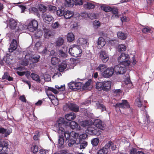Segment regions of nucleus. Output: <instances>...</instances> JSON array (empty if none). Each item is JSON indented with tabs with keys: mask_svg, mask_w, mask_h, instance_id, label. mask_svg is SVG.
Here are the masks:
<instances>
[{
	"mask_svg": "<svg viewBox=\"0 0 154 154\" xmlns=\"http://www.w3.org/2000/svg\"><path fill=\"white\" fill-rule=\"evenodd\" d=\"M93 25L94 28L96 29L100 26V24L99 21L95 20L93 22Z\"/></svg>",
	"mask_w": 154,
	"mask_h": 154,
	"instance_id": "obj_54",
	"label": "nucleus"
},
{
	"mask_svg": "<svg viewBox=\"0 0 154 154\" xmlns=\"http://www.w3.org/2000/svg\"><path fill=\"white\" fill-rule=\"evenodd\" d=\"M29 56L26 55L25 59L22 60L21 62V64L23 66H26L28 65L29 64V61L28 60V58Z\"/></svg>",
	"mask_w": 154,
	"mask_h": 154,
	"instance_id": "obj_36",
	"label": "nucleus"
},
{
	"mask_svg": "<svg viewBox=\"0 0 154 154\" xmlns=\"http://www.w3.org/2000/svg\"><path fill=\"white\" fill-rule=\"evenodd\" d=\"M106 43L103 37H99L97 42L98 47L99 48H102L105 45Z\"/></svg>",
	"mask_w": 154,
	"mask_h": 154,
	"instance_id": "obj_20",
	"label": "nucleus"
},
{
	"mask_svg": "<svg viewBox=\"0 0 154 154\" xmlns=\"http://www.w3.org/2000/svg\"><path fill=\"white\" fill-rule=\"evenodd\" d=\"M76 115L73 112H71L67 114L65 116L66 119L69 121L74 119Z\"/></svg>",
	"mask_w": 154,
	"mask_h": 154,
	"instance_id": "obj_25",
	"label": "nucleus"
},
{
	"mask_svg": "<svg viewBox=\"0 0 154 154\" xmlns=\"http://www.w3.org/2000/svg\"><path fill=\"white\" fill-rule=\"evenodd\" d=\"M109 145V144H106L104 147L98 150L97 154H107L108 152Z\"/></svg>",
	"mask_w": 154,
	"mask_h": 154,
	"instance_id": "obj_13",
	"label": "nucleus"
},
{
	"mask_svg": "<svg viewBox=\"0 0 154 154\" xmlns=\"http://www.w3.org/2000/svg\"><path fill=\"white\" fill-rule=\"evenodd\" d=\"M67 40L69 42H72L74 39V36L72 33H69L67 37Z\"/></svg>",
	"mask_w": 154,
	"mask_h": 154,
	"instance_id": "obj_44",
	"label": "nucleus"
},
{
	"mask_svg": "<svg viewBox=\"0 0 154 154\" xmlns=\"http://www.w3.org/2000/svg\"><path fill=\"white\" fill-rule=\"evenodd\" d=\"M96 106L97 109H101L102 111H104L106 110L105 106L102 104L99 103H96Z\"/></svg>",
	"mask_w": 154,
	"mask_h": 154,
	"instance_id": "obj_38",
	"label": "nucleus"
},
{
	"mask_svg": "<svg viewBox=\"0 0 154 154\" xmlns=\"http://www.w3.org/2000/svg\"><path fill=\"white\" fill-rule=\"evenodd\" d=\"M51 26L54 29H56L61 27V25L58 22H56L52 23Z\"/></svg>",
	"mask_w": 154,
	"mask_h": 154,
	"instance_id": "obj_52",
	"label": "nucleus"
},
{
	"mask_svg": "<svg viewBox=\"0 0 154 154\" xmlns=\"http://www.w3.org/2000/svg\"><path fill=\"white\" fill-rule=\"evenodd\" d=\"M64 41V39L63 38L59 37L55 40V43L56 46L60 47L63 44Z\"/></svg>",
	"mask_w": 154,
	"mask_h": 154,
	"instance_id": "obj_24",
	"label": "nucleus"
},
{
	"mask_svg": "<svg viewBox=\"0 0 154 154\" xmlns=\"http://www.w3.org/2000/svg\"><path fill=\"white\" fill-rule=\"evenodd\" d=\"M117 35L119 38L122 39H125L127 37V34L122 32H118Z\"/></svg>",
	"mask_w": 154,
	"mask_h": 154,
	"instance_id": "obj_28",
	"label": "nucleus"
},
{
	"mask_svg": "<svg viewBox=\"0 0 154 154\" xmlns=\"http://www.w3.org/2000/svg\"><path fill=\"white\" fill-rule=\"evenodd\" d=\"M86 132L90 135L98 136L101 134V131L100 130L95 127L92 124L90 125L89 127H88Z\"/></svg>",
	"mask_w": 154,
	"mask_h": 154,
	"instance_id": "obj_5",
	"label": "nucleus"
},
{
	"mask_svg": "<svg viewBox=\"0 0 154 154\" xmlns=\"http://www.w3.org/2000/svg\"><path fill=\"white\" fill-rule=\"evenodd\" d=\"M76 145L75 146V147L82 149L85 148L87 146L88 143L86 141H84L82 143H81V141H79V140H78L77 142L76 143Z\"/></svg>",
	"mask_w": 154,
	"mask_h": 154,
	"instance_id": "obj_21",
	"label": "nucleus"
},
{
	"mask_svg": "<svg viewBox=\"0 0 154 154\" xmlns=\"http://www.w3.org/2000/svg\"><path fill=\"white\" fill-rule=\"evenodd\" d=\"M80 125L84 127H88L90 125L89 122L86 120L81 122L80 123Z\"/></svg>",
	"mask_w": 154,
	"mask_h": 154,
	"instance_id": "obj_40",
	"label": "nucleus"
},
{
	"mask_svg": "<svg viewBox=\"0 0 154 154\" xmlns=\"http://www.w3.org/2000/svg\"><path fill=\"white\" fill-rule=\"evenodd\" d=\"M100 8L101 9L106 12H108L111 11L112 8L108 6L105 5H103L101 6Z\"/></svg>",
	"mask_w": 154,
	"mask_h": 154,
	"instance_id": "obj_33",
	"label": "nucleus"
},
{
	"mask_svg": "<svg viewBox=\"0 0 154 154\" xmlns=\"http://www.w3.org/2000/svg\"><path fill=\"white\" fill-rule=\"evenodd\" d=\"M127 113L125 114L126 115H131L132 114L133 110L131 108H130V106L128 108H126Z\"/></svg>",
	"mask_w": 154,
	"mask_h": 154,
	"instance_id": "obj_56",
	"label": "nucleus"
},
{
	"mask_svg": "<svg viewBox=\"0 0 154 154\" xmlns=\"http://www.w3.org/2000/svg\"><path fill=\"white\" fill-rule=\"evenodd\" d=\"M42 17L43 20L48 22L51 21L53 19V17L51 15L46 13L43 14Z\"/></svg>",
	"mask_w": 154,
	"mask_h": 154,
	"instance_id": "obj_26",
	"label": "nucleus"
},
{
	"mask_svg": "<svg viewBox=\"0 0 154 154\" xmlns=\"http://www.w3.org/2000/svg\"><path fill=\"white\" fill-rule=\"evenodd\" d=\"M31 149L33 153H36L38 151V147L35 145H32L31 147Z\"/></svg>",
	"mask_w": 154,
	"mask_h": 154,
	"instance_id": "obj_50",
	"label": "nucleus"
},
{
	"mask_svg": "<svg viewBox=\"0 0 154 154\" xmlns=\"http://www.w3.org/2000/svg\"><path fill=\"white\" fill-rule=\"evenodd\" d=\"M99 142V140L97 138H94L92 139L91 140V144L94 146H97L98 145Z\"/></svg>",
	"mask_w": 154,
	"mask_h": 154,
	"instance_id": "obj_48",
	"label": "nucleus"
},
{
	"mask_svg": "<svg viewBox=\"0 0 154 154\" xmlns=\"http://www.w3.org/2000/svg\"><path fill=\"white\" fill-rule=\"evenodd\" d=\"M40 57L39 55H38L34 57H29V60L33 63H36L39 61Z\"/></svg>",
	"mask_w": 154,
	"mask_h": 154,
	"instance_id": "obj_29",
	"label": "nucleus"
},
{
	"mask_svg": "<svg viewBox=\"0 0 154 154\" xmlns=\"http://www.w3.org/2000/svg\"><path fill=\"white\" fill-rule=\"evenodd\" d=\"M55 88L57 89H55L52 87H48L46 91V94L49 98L51 100L54 99L55 97L54 95L52 94L51 92H52L54 94H57L59 91H63L65 90V85H56Z\"/></svg>",
	"mask_w": 154,
	"mask_h": 154,
	"instance_id": "obj_1",
	"label": "nucleus"
},
{
	"mask_svg": "<svg viewBox=\"0 0 154 154\" xmlns=\"http://www.w3.org/2000/svg\"><path fill=\"white\" fill-rule=\"evenodd\" d=\"M78 45L82 46H85L87 45L86 40L82 38H79L77 41Z\"/></svg>",
	"mask_w": 154,
	"mask_h": 154,
	"instance_id": "obj_23",
	"label": "nucleus"
},
{
	"mask_svg": "<svg viewBox=\"0 0 154 154\" xmlns=\"http://www.w3.org/2000/svg\"><path fill=\"white\" fill-rule=\"evenodd\" d=\"M31 77L32 79L37 82H40L41 80L39 76L37 74L32 73L31 74Z\"/></svg>",
	"mask_w": 154,
	"mask_h": 154,
	"instance_id": "obj_31",
	"label": "nucleus"
},
{
	"mask_svg": "<svg viewBox=\"0 0 154 154\" xmlns=\"http://www.w3.org/2000/svg\"><path fill=\"white\" fill-rule=\"evenodd\" d=\"M67 64L64 62H62L59 66L58 70L60 72L63 71L66 68Z\"/></svg>",
	"mask_w": 154,
	"mask_h": 154,
	"instance_id": "obj_32",
	"label": "nucleus"
},
{
	"mask_svg": "<svg viewBox=\"0 0 154 154\" xmlns=\"http://www.w3.org/2000/svg\"><path fill=\"white\" fill-rule=\"evenodd\" d=\"M100 57L104 63L106 62L109 59L108 54L105 51L103 50H101L100 52Z\"/></svg>",
	"mask_w": 154,
	"mask_h": 154,
	"instance_id": "obj_12",
	"label": "nucleus"
},
{
	"mask_svg": "<svg viewBox=\"0 0 154 154\" xmlns=\"http://www.w3.org/2000/svg\"><path fill=\"white\" fill-rule=\"evenodd\" d=\"M65 12L64 8L58 9L56 12L57 15L59 16L64 15Z\"/></svg>",
	"mask_w": 154,
	"mask_h": 154,
	"instance_id": "obj_45",
	"label": "nucleus"
},
{
	"mask_svg": "<svg viewBox=\"0 0 154 154\" xmlns=\"http://www.w3.org/2000/svg\"><path fill=\"white\" fill-rule=\"evenodd\" d=\"M52 34L51 32L50 31L45 32L44 34V37L45 38H49L51 36Z\"/></svg>",
	"mask_w": 154,
	"mask_h": 154,
	"instance_id": "obj_57",
	"label": "nucleus"
},
{
	"mask_svg": "<svg viewBox=\"0 0 154 154\" xmlns=\"http://www.w3.org/2000/svg\"><path fill=\"white\" fill-rule=\"evenodd\" d=\"M96 88L99 91L103 90V82H97L96 84Z\"/></svg>",
	"mask_w": 154,
	"mask_h": 154,
	"instance_id": "obj_41",
	"label": "nucleus"
},
{
	"mask_svg": "<svg viewBox=\"0 0 154 154\" xmlns=\"http://www.w3.org/2000/svg\"><path fill=\"white\" fill-rule=\"evenodd\" d=\"M70 139L72 138L73 140H75L76 141L78 140L79 134L77 133H76L74 131H72L70 133Z\"/></svg>",
	"mask_w": 154,
	"mask_h": 154,
	"instance_id": "obj_34",
	"label": "nucleus"
},
{
	"mask_svg": "<svg viewBox=\"0 0 154 154\" xmlns=\"http://www.w3.org/2000/svg\"><path fill=\"white\" fill-rule=\"evenodd\" d=\"M60 134H61L63 135V134H64L65 137L66 139V142L68 140H69L70 139V133L68 131H66L65 132L64 131L63 133H60Z\"/></svg>",
	"mask_w": 154,
	"mask_h": 154,
	"instance_id": "obj_39",
	"label": "nucleus"
},
{
	"mask_svg": "<svg viewBox=\"0 0 154 154\" xmlns=\"http://www.w3.org/2000/svg\"><path fill=\"white\" fill-rule=\"evenodd\" d=\"M69 125V127L72 129H76L78 130H80L81 129L80 126L75 122L72 121L69 123H67V125Z\"/></svg>",
	"mask_w": 154,
	"mask_h": 154,
	"instance_id": "obj_14",
	"label": "nucleus"
},
{
	"mask_svg": "<svg viewBox=\"0 0 154 154\" xmlns=\"http://www.w3.org/2000/svg\"><path fill=\"white\" fill-rule=\"evenodd\" d=\"M116 107L128 108L130 106L129 103L126 100H122V102L117 103L115 105Z\"/></svg>",
	"mask_w": 154,
	"mask_h": 154,
	"instance_id": "obj_11",
	"label": "nucleus"
},
{
	"mask_svg": "<svg viewBox=\"0 0 154 154\" xmlns=\"http://www.w3.org/2000/svg\"><path fill=\"white\" fill-rule=\"evenodd\" d=\"M64 140L63 135H60L59 137L58 146L60 148H62L64 147Z\"/></svg>",
	"mask_w": 154,
	"mask_h": 154,
	"instance_id": "obj_22",
	"label": "nucleus"
},
{
	"mask_svg": "<svg viewBox=\"0 0 154 154\" xmlns=\"http://www.w3.org/2000/svg\"><path fill=\"white\" fill-rule=\"evenodd\" d=\"M88 17L91 19H93L96 17V15L94 13L89 14L87 15Z\"/></svg>",
	"mask_w": 154,
	"mask_h": 154,
	"instance_id": "obj_59",
	"label": "nucleus"
},
{
	"mask_svg": "<svg viewBox=\"0 0 154 154\" xmlns=\"http://www.w3.org/2000/svg\"><path fill=\"white\" fill-rule=\"evenodd\" d=\"M96 128L102 130L104 129L105 125L102 121L99 119H96L94 121L93 124Z\"/></svg>",
	"mask_w": 154,
	"mask_h": 154,
	"instance_id": "obj_9",
	"label": "nucleus"
},
{
	"mask_svg": "<svg viewBox=\"0 0 154 154\" xmlns=\"http://www.w3.org/2000/svg\"><path fill=\"white\" fill-rule=\"evenodd\" d=\"M136 103L138 107H140L142 106V102L139 97L137 98L136 99Z\"/></svg>",
	"mask_w": 154,
	"mask_h": 154,
	"instance_id": "obj_55",
	"label": "nucleus"
},
{
	"mask_svg": "<svg viewBox=\"0 0 154 154\" xmlns=\"http://www.w3.org/2000/svg\"><path fill=\"white\" fill-rule=\"evenodd\" d=\"M38 23L37 20L33 19L30 20L27 28L31 32H33L37 29Z\"/></svg>",
	"mask_w": 154,
	"mask_h": 154,
	"instance_id": "obj_6",
	"label": "nucleus"
},
{
	"mask_svg": "<svg viewBox=\"0 0 154 154\" xmlns=\"http://www.w3.org/2000/svg\"><path fill=\"white\" fill-rule=\"evenodd\" d=\"M84 6L85 8L88 9H92L94 7V4L89 2L85 4Z\"/></svg>",
	"mask_w": 154,
	"mask_h": 154,
	"instance_id": "obj_47",
	"label": "nucleus"
},
{
	"mask_svg": "<svg viewBox=\"0 0 154 154\" xmlns=\"http://www.w3.org/2000/svg\"><path fill=\"white\" fill-rule=\"evenodd\" d=\"M126 66H122L120 65H118L114 67V70L116 74H123L126 71Z\"/></svg>",
	"mask_w": 154,
	"mask_h": 154,
	"instance_id": "obj_8",
	"label": "nucleus"
},
{
	"mask_svg": "<svg viewBox=\"0 0 154 154\" xmlns=\"http://www.w3.org/2000/svg\"><path fill=\"white\" fill-rule=\"evenodd\" d=\"M91 80H89L83 86V89L84 90L90 89L92 86L91 85Z\"/></svg>",
	"mask_w": 154,
	"mask_h": 154,
	"instance_id": "obj_27",
	"label": "nucleus"
},
{
	"mask_svg": "<svg viewBox=\"0 0 154 154\" xmlns=\"http://www.w3.org/2000/svg\"><path fill=\"white\" fill-rule=\"evenodd\" d=\"M8 142L3 141L0 144V152L2 151V152L0 153V154H8Z\"/></svg>",
	"mask_w": 154,
	"mask_h": 154,
	"instance_id": "obj_10",
	"label": "nucleus"
},
{
	"mask_svg": "<svg viewBox=\"0 0 154 154\" xmlns=\"http://www.w3.org/2000/svg\"><path fill=\"white\" fill-rule=\"evenodd\" d=\"M35 35V36L37 38H40L42 35V31H38Z\"/></svg>",
	"mask_w": 154,
	"mask_h": 154,
	"instance_id": "obj_62",
	"label": "nucleus"
},
{
	"mask_svg": "<svg viewBox=\"0 0 154 154\" xmlns=\"http://www.w3.org/2000/svg\"><path fill=\"white\" fill-rule=\"evenodd\" d=\"M74 2L75 5H81L83 4L82 0H74Z\"/></svg>",
	"mask_w": 154,
	"mask_h": 154,
	"instance_id": "obj_60",
	"label": "nucleus"
},
{
	"mask_svg": "<svg viewBox=\"0 0 154 154\" xmlns=\"http://www.w3.org/2000/svg\"><path fill=\"white\" fill-rule=\"evenodd\" d=\"M82 52V50L78 45H74L72 48L69 49V52L71 55L78 57Z\"/></svg>",
	"mask_w": 154,
	"mask_h": 154,
	"instance_id": "obj_4",
	"label": "nucleus"
},
{
	"mask_svg": "<svg viewBox=\"0 0 154 154\" xmlns=\"http://www.w3.org/2000/svg\"><path fill=\"white\" fill-rule=\"evenodd\" d=\"M17 24V21L14 19L11 18L9 20L7 25H8L9 27L11 29H14L15 28Z\"/></svg>",
	"mask_w": 154,
	"mask_h": 154,
	"instance_id": "obj_18",
	"label": "nucleus"
},
{
	"mask_svg": "<svg viewBox=\"0 0 154 154\" xmlns=\"http://www.w3.org/2000/svg\"><path fill=\"white\" fill-rule=\"evenodd\" d=\"M57 54L59 57L62 59L66 58L67 56V52L61 50H59L57 51Z\"/></svg>",
	"mask_w": 154,
	"mask_h": 154,
	"instance_id": "obj_17",
	"label": "nucleus"
},
{
	"mask_svg": "<svg viewBox=\"0 0 154 154\" xmlns=\"http://www.w3.org/2000/svg\"><path fill=\"white\" fill-rule=\"evenodd\" d=\"M17 47V43L16 40L13 39L11 43L9 48H8L9 51L12 52L15 50Z\"/></svg>",
	"mask_w": 154,
	"mask_h": 154,
	"instance_id": "obj_19",
	"label": "nucleus"
},
{
	"mask_svg": "<svg viewBox=\"0 0 154 154\" xmlns=\"http://www.w3.org/2000/svg\"><path fill=\"white\" fill-rule=\"evenodd\" d=\"M39 10L42 12H45L46 10V7L43 5H41L39 6Z\"/></svg>",
	"mask_w": 154,
	"mask_h": 154,
	"instance_id": "obj_58",
	"label": "nucleus"
},
{
	"mask_svg": "<svg viewBox=\"0 0 154 154\" xmlns=\"http://www.w3.org/2000/svg\"><path fill=\"white\" fill-rule=\"evenodd\" d=\"M122 21L123 22H128L129 20V18L126 17H123L121 19Z\"/></svg>",
	"mask_w": 154,
	"mask_h": 154,
	"instance_id": "obj_64",
	"label": "nucleus"
},
{
	"mask_svg": "<svg viewBox=\"0 0 154 154\" xmlns=\"http://www.w3.org/2000/svg\"><path fill=\"white\" fill-rule=\"evenodd\" d=\"M68 140V142H69L68 144L69 146H72L73 145H74V146L75 147V146L76 145V143L77 142L78 140L76 141L75 140H73L72 138L70 139L69 140Z\"/></svg>",
	"mask_w": 154,
	"mask_h": 154,
	"instance_id": "obj_42",
	"label": "nucleus"
},
{
	"mask_svg": "<svg viewBox=\"0 0 154 154\" xmlns=\"http://www.w3.org/2000/svg\"><path fill=\"white\" fill-rule=\"evenodd\" d=\"M138 151L135 148H132L130 150V154H138Z\"/></svg>",
	"mask_w": 154,
	"mask_h": 154,
	"instance_id": "obj_61",
	"label": "nucleus"
},
{
	"mask_svg": "<svg viewBox=\"0 0 154 154\" xmlns=\"http://www.w3.org/2000/svg\"><path fill=\"white\" fill-rule=\"evenodd\" d=\"M129 56L128 54L122 53L118 58V61L121 65L128 66L131 63L130 61L129 60Z\"/></svg>",
	"mask_w": 154,
	"mask_h": 154,
	"instance_id": "obj_3",
	"label": "nucleus"
},
{
	"mask_svg": "<svg viewBox=\"0 0 154 154\" xmlns=\"http://www.w3.org/2000/svg\"><path fill=\"white\" fill-rule=\"evenodd\" d=\"M67 123H68V122L64 121L63 118L61 117L59 118L54 125V130L59 134L63 133L64 129L62 127V125L64 124L67 125Z\"/></svg>",
	"mask_w": 154,
	"mask_h": 154,
	"instance_id": "obj_2",
	"label": "nucleus"
},
{
	"mask_svg": "<svg viewBox=\"0 0 154 154\" xmlns=\"http://www.w3.org/2000/svg\"><path fill=\"white\" fill-rule=\"evenodd\" d=\"M2 79H7L9 81H11L13 80V78L10 76L9 75L8 73L7 72H5L3 75Z\"/></svg>",
	"mask_w": 154,
	"mask_h": 154,
	"instance_id": "obj_37",
	"label": "nucleus"
},
{
	"mask_svg": "<svg viewBox=\"0 0 154 154\" xmlns=\"http://www.w3.org/2000/svg\"><path fill=\"white\" fill-rule=\"evenodd\" d=\"M118 51L119 52H122V51H125L126 50V46L122 44L118 46Z\"/></svg>",
	"mask_w": 154,
	"mask_h": 154,
	"instance_id": "obj_49",
	"label": "nucleus"
},
{
	"mask_svg": "<svg viewBox=\"0 0 154 154\" xmlns=\"http://www.w3.org/2000/svg\"><path fill=\"white\" fill-rule=\"evenodd\" d=\"M106 67L107 66L105 64H101L99 65L97 69L100 72H102L103 69L106 68Z\"/></svg>",
	"mask_w": 154,
	"mask_h": 154,
	"instance_id": "obj_46",
	"label": "nucleus"
},
{
	"mask_svg": "<svg viewBox=\"0 0 154 154\" xmlns=\"http://www.w3.org/2000/svg\"><path fill=\"white\" fill-rule=\"evenodd\" d=\"M49 10L52 12H54L56 10V8L54 6L50 5L49 7Z\"/></svg>",
	"mask_w": 154,
	"mask_h": 154,
	"instance_id": "obj_63",
	"label": "nucleus"
},
{
	"mask_svg": "<svg viewBox=\"0 0 154 154\" xmlns=\"http://www.w3.org/2000/svg\"><path fill=\"white\" fill-rule=\"evenodd\" d=\"M87 135L86 134H84L79 136V137L78 139V140L79 141H81L83 140L87 137Z\"/></svg>",
	"mask_w": 154,
	"mask_h": 154,
	"instance_id": "obj_51",
	"label": "nucleus"
},
{
	"mask_svg": "<svg viewBox=\"0 0 154 154\" xmlns=\"http://www.w3.org/2000/svg\"><path fill=\"white\" fill-rule=\"evenodd\" d=\"M74 15L72 11H67L65 12L64 15V17L66 19L70 18L73 16Z\"/></svg>",
	"mask_w": 154,
	"mask_h": 154,
	"instance_id": "obj_30",
	"label": "nucleus"
},
{
	"mask_svg": "<svg viewBox=\"0 0 154 154\" xmlns=\"http://www.w3.org/2000/svg\"><path fill=\"white\" fill-rule=\"evenodd\" d=\"M66 3L68 5V6H73L74 4V2L73 0H65Z\"/></svg>",
	"mask_w": 154,
	"mask_h": 154,
	"instance_id": "obj_53",
	"label": "nucleus"
},
{
	"mask_svg": "<svg viewBox=\"0 0 154 154\" xmlns=\"http://www.w3.org/2000/svg\"><path fill=\"white\" fill-rule=\"evenodd\" d=\"M103 90L106 91H109L111 88V82L110 81H104L103 82Z\"/></svg>",
	"mask_w": 154,
	"mask_h": 154,
	"instance_id": "obj_16",
	"label": "nucleus"
},
{
	"mask_svg": "<svg viewBox=\"0 0 154 154\" xmlns=\"http://www.w3.org/2000/svg\"><path fill=\"white\" fill-rule=\"evenodd\" d=\"M60 59L56 57H52L51 59V63L53 65L58 64L60 61Z\"/></svg>",
	"mask_w": 154,
	"mask_h": 154,
	"instance_id": "obj_35",
	"label": "nucleus"
},
{
	"mask_svg": "<svg viewBox=\"0 0 154 154\" xmlns=\"http://www.w3.org/2000/svg\"><path fill=\"white\" fill-rule=\"evenodd\" d=\"M68 107L71 111L77 112L79 111V107L75 104L69 103L67 105Z\"/></svg>",
	"mask_w": 154,
	"mask_h": 154,
	"instance_id": "obj_15",
	"label": "nucleus"
},
{
	"mask_svg": "<svg viewBox=\"0 0 154 154\" xmlns=\"http://www.w3.org/2000/svg\"><path fill=\"white\" fill-rule=\"evenodd\" d=\"M109 144V147L108 149H109V150H108V152H110V148L111 150H114L116 149V145H114L112 142L111 141H109L108 143H106V144Z\"/></svg>",
	"mask_w": 154,
	"mask_h": 154,
	"instance_id": "obj_43",
	"label": "nucleus"
},
{
	"mask_svg": "<svg viewBox=\"0 0 154 154\" xmlns=\"http://www.w3.org/2000/svg\"><path fill=\"white\" fill-rule=\"evenodd\" d=\"M114 68L110 67L106 68L101 73L102 75L105 78H108L111 77L114 73Z\"/></svg>",
	"mask_w": 154,
	"mask_h": 154,
	"instance_id": "obj_7",
	"label": "nucleus"
}]
</instances>
